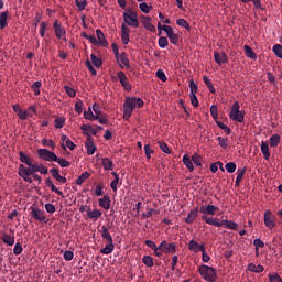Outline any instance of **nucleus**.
<instances>
[{"instance_id": "f03ea898", "label": "nucleus", "mask_w": 282, "mask_h": 282, "mask_svg": "<svg viewBox=\"0 0 282 282\" xmlns=\"http://www.w3.org/2000/svg\"><path fill=\"white\" fill-rule=\"evenodd\" d=\"M26 167L24 164H20L19 166V176L22 178L24 182H28L29 184L33 183V178L29 177L31 175H34L40 171L41 167H45L43 164H36L32 163L31 165H28Z\"/></svg>"}, {"instance_id": "e2e57ef3", "label": "nucleus", "mask_w": 282, "mask_h": 282, "mask_svg": "<svg viewBox=\"0 0 282 282\" xmlns=\"http://www.w3.org/2000/svg\"><path fill=\"white\" fill-rule=\"evenodd\" d=\"M166 36L169 37L170 43H172V45H177V43H178L177 34H166Z\"/></svg>"}, {"instance_id": "2eb2a0df", "label": "nucleus", "mask_w": 282, "mask_h": 282, "mask_svg": "<svg viewBox=\"0 0 282 282\" xmlns=\"http://www.w3.org/2000/svg\"><path fill=\"white\" fill-rule=\"evenodd\" d=\"M140 22L142 23L143 28L148 30L149 32L155 33L156 32V26H154L151 22L152 19L150 17H140Z\"/></svg>"}, {"instance_id": "39448f33", "label": "nucleus", "mask_w": 282, "mask_h": 282, "mask_svg": "<svg viewBox=\"0 0 282 282\" xmlns=\"http://www.w3.org/2000/svg\"><path fill=\"white\" fill-rule=\"evenodd\" d=\"M197 273L202 275L203 280L206 282H216L217 281V272L214 268L208 265H199V269H197Z\"/></svg>"}, {"instance_id": "69168bd1", "label": "nucleus", "mask_w": 282, "mask_h": 282, "mask_svg": "<svg viewBox=\"0 0 282 282\" xmlns=\"http://www.w3.org/2000/svg\"><path fill=\"white\" fill-rule=\"evenodd\" d=\"M189 89H191V95H196V93H198V86L194 80L189 82Z\"/></svg>"}, {"instance_id": "c03bdc74", "label": "nucleus", "mask_w": 282, "mask_h": 282, "mask_svg": "<svg viewBox=\"0 0 282 282\" xmlns=\"http://www.w3.org/2000/svg\"><path fill=\"white\" fill-rule=\"evenodd\" d=\"M139 9L140 11H142V13L148 14L149 12H151V10H153L152 6H149L148 3L143 2L139 4Z\"/></svg>"}, {"instance_id": "4c0bfd02", "label": "nucleus", "mask_w": 282, "mask_h": 282, "mask_svg": "<svg viewBox=\"0 0 282 282\" xmlns=\"http://www.w3.org/2000/svg\"><path fill=\"white\" fill-rule=\"evenodd\" d=\"M45 183H46V186L50 187V189H51L53 193H56L57 195H61V196L63 195L62 192L58 191L57 187H55L54 182H52V180L46 178Z\"/></svg>"}, {"instance_id": "dca6fc26", "label": "nucleus", "mask_w": 282, "mask_h": 282, "mask_svg": "<svg viewBox=\"0 0 282 282\" xmlns=\"http://www.w3.org/2000/svg\"><path fill=\"white\" fill-rule=\"evenodd\" d=\"M116 61H118L119 68L121 69H130V61L128 59L127 53H121V56H115Z\"/></svg>"}, {"instance_id": "de8ad7c7", "label": "nucleus", "mask_w": 282, "mask_h": 282, "mask_svg": "<svg viewBox=\"0 0 282 282\" xmlns=\"http://www.w3.org/2000/svg\"><path fill=\"white\" fill-rule=\"evenodd\" d=\"M272 53H274L278 58L282 59V46L280 44L272 46Z\"/></svg>"}, {"instance_id": "5fc2aeb1", "label": "nucleus", "mask_w": 282, "mask_h": 282, "mask_svg": "<svg viewBox=\"0 0 282 282\" xmlns=\"http://www.w3.org/2000/svg\"><path fill=\"white\" fill-rule=\"evenodd\" d=\"M242 3H253V6L256 7V9H260L262 10V4H261V0H240Z\"/></svg>"}, {"instance_id": "49530a36", "label": "nucleus", "mask_w": 282, "mask_h": 282, "mask_svg": "<svg viewBox=\"0 0 282 282\" xmlns=\"http://www.w3.org/2000/svg\"><path fill=\"white\" fill-rule=\"evenodd\" d=\"M218 129L226 132L227 135L231 134V129L227 124H224L221 121H216Z\"/></svg>"}, {"instance_id": "cd10ccee", "label": "nucleus", "mask_w": 282, "mask_h": 282, "mask_svg": "<svg viewBox=\"0 0 282 282\" xmlns=\"http://www.w3.org/2000/svg\"><path fill=\"white\" fill-rule=\"evenodd\" d=\"M86 215L88 216V218L97 220L100 218V216H102V212H100L99 209L91 210L90 208H88V210H86Z\"/></svg>"}, {"instance_id": "aec40b11", "label": "nucleus", "mask_w": 282, "mask_h": 282, "mask_svg": "<svg viewBox=\"0 0 282 282\" xmlns=\"http://www.w3.org/2000/svg\"><path fill=\"white\" fill-rule=\"evenodd\" d=\"M130 29L123 24L121 25V41L123 42V45H128V43L130 42Z\"/></svg>"}, {"instance_id": "338daca9", "label": "nucleus", "mask_w": 282, "mask_h": 282, "mask_svg": "<svg viewBox=\"0 0 282 282\" xmlns=\"http://www.w3.org/2000/svg\"><path fill=\"white\" fill-rule=\"evenodd\" d=\"M74 259V252L70 250H65L64 252V260L72 261Z\"/></svg>"}, {"instance_id": "f257e3e1", "label": "nucleus", "mask_w": 282, "mask_h": 282, "mask_svg": "<svg viewBox=\"0 0 282 282\" xmlns=\"http://www.w3.org/2000/svg\"><path fill=\"white\" fill-rule=\"evenodd\" d=\"M144 107V100L138 97H126L123 102V119L128 121L132 117L133 110Z\"/></svg>"}, {"instance_id": "2f4dec72", "label": "nucleus", "mask_w": 282, "mask_h": 282, "mask_svg": "<svg viewBox=\"0 0 282 282\" xmlns=\"http://www.w3.org/2000/svg\"><path fill=\"white\" fill-rule=\"evenodd\" d=\"M260 151L262 152V155H264V160L268 161L271 156V153L269 152V145L264 141L260 143Z\"/></svg>"}, {"instance_id": "0eeeda50", "label": "nucleus", "mask_w": 282, "mask_h": 282, "mask_svg": "<svg viewBox=\"0 0 282 282\" xmlns=\"http://www.w3.org/2000/svg\"><path fill=\"white\" fill-rule=\"evenodd\" d=\"M123 21L128 26L139 28V18L132 9H127L123 13Z\"/></svg>"}, {"instance_id": "79ce46f5", "label": "nucleus", "mask_w": 282, "mask_h": 282, "mask_svg": "<svg viewBox=\"0 0 282 282\" xmlns=\"http://www.w3.org/2000/svg\"><path fill=\"white\" fill-rule=\"evenodd\" d=\"M90 61L95 68H100L102 66V61L94 54L90 55Z\"/></svg>"}, {"instance_id": "58836bf2", "label": "nucleus", "mask_w": 282, "mask_h": 282, "mask_svg": "<svg viewBox=\"0 0 282 282\" xmlns=\"http://www.w3.org/2000/svg\"><path fill=\"white\" fill-rule=\"evenodd\" d=\"M52 162L57 163L62 169H66V167H69V166H70L69 161H67V160L64 159V158H59V159H57V160H52Z\"/></svg>"}, {"instance_id": "f3484780", "label": "nucleus", "mask_w": 282, "mask_h": 282, "mask_svg": "<svg viewBox=\"0 0 282 282\" xmlns=\"http://www.w3.org/2000/svg\"><path fill=\"white\" fill-rule=\"evenodd\" d=\"M189 251L194 253L206 252L205 243L199 245L195 239L189 241Z\"/></svg>"}, {"instance_id": "a211bd4d", "label": "nucleus", "mask_w": 282, "mask_h": 282, "mask_svg": "<svg viewBox=\"0 0 282 282\" xmlns=\"http://www.w3.org/2000/svg\"><path fill=\"white\" fill-rule=\"evenodd\" d=\"M53 30L55 31V36L57 40H62V36L66 35V28H62L61 24H58V20L53 22Z\"/></svg>"}, {"instance_id": "a18cd8bd", "label": "nucleus", "mask_w": 282, "mask_h": 282, "mask_svg": "<svg viewBox=\"0 0 282 282\" xmlns=\"http://www.w3.org/2000/svg\"><path fill=\"white\" fill-rule=\"evenodd\" d=\"M61 148L64 151H67V148H68V150L73 151L74 148H76V144H74L73 141H70V140H67V141H65V143H62Z\"/></svg>"}, {"instance_id": "5701e85b", "label": "nucleus", "mask_w": 282, "mask_h": 282, "mask_svg": "<svg viewBox=\"0 0 282 282\" xmlns=\"http://www.w3.org/2000/svg\"><path fill=\"white\" fill-rule=\"evenodd\" d=\"M214 61L218 65H223V64L228 63V57L226 56V53L220 54L218 52H215L214 53Z\"/></svg>"}, {"instance_id": "a19ab883", "label": "nucleus", "mask_w": 282, "mask_h": 282, "mask_svg": "<svg viewBox=\"0 0 282 282\" xmlns=\"http://www.w3.org/2000/svg\"><path fill=\"white\" fill-rule=\"evenodd\" d=\"M8 13L7 12H2L0 14V29L3 30L4 28H7L8 25Z\"/></svg>"}, {"instance_id": "473e14b6", "label": "nucleus", "mask_w": 282, "mask_h": 282, "mask_svg": "<svg viewBox=\"0 0 282 282\" xmlns=\"http://www.w3.org/2000/svg\"><path fill=\"white\" fill-rule=\"evenodd\" d=\"M247 269H248V271H250L252 273H257V274L264 272V267H262L261 264L256 265L253 263H250V264H248Z\"/></svg>"}, {"instance_id": "c85d7f7f", "label": "nucleus", "mask_w": 282, "mask_h": 282, "mask_svg": "<svg viewBox=\"0 0 282 282\" xmlns=\"http://www.w3.org/2000/svg\"><path fill=\"white\" fill-rule=\"evenodd\" d=\"M82 131H85L83 132V134L85 135H94V137H97V130L94 129V127H91L90 124H83L82 126Z\"/></svg>"}, {"instance_id": "c9c22d12", "label": "nucleus", "mask_w": 282, "mask_h": 282, "mask_svg": "<svg viewBox=\"0 0 282 282\" xmlns=\"http://www.w3.org/2000/svg\"><path fill=\"white\" fill-rule=\"evenodd\" d=\"M243 50H245V55L253 61L257 59V55L256 53L252 51V47L248 46V45H245L243 46Z\"/></svg>"}, {"instance_id": "774afa93", "label": "nucleus", "mask_w": 282, "mask_h": 282, "mask_svg": "<svg viewBox=\"0 0 282 282\" xmlns=\"http://www.w3.org/2000/svg\"><path fill=\"white\" fill-rule=\"evenodd\" d=\"M269 282H282V280L278 273H274L272 275H269Z\"/></svg>"}, {"instance_id": "6e6d98bb", "label": "nucleus", "mask_w": 282, "mask_h": 282, "mask_svg": "<svg viewBox=\"0 0 282 282\" xmlns=\"http://www.w3.org/2000/svg\"><path fill=\"white\" fill-rule=\"evenodd\" d=\"M218 147L223 148L224 150L228 149V139H224L223 137L217 138Z\"/></svg>"}, {"instance_id": "ddd939ff", "label": "nucleus", "mask_w": 282, "mask_h": 282, "mask_svg": "<svg viewBox=\"0 0 282 282\" xmlns=\"http://www.w3.org/2000/svg\"><path fill=\"white\" fill-rule=\"evenodd\" d=\"M118 79L119 84H121V87H123L124 91H132V86L128 83V77L124 74V72H118Z\"/></svg>"}, {"instance_id": "393cba45", "label": "nucleus", "mask_w": 282, "mask_h": 282, "mask_svg": "<svg viewBox=\"0 0 282 282\" xmlns=\"http://www.w3.org/2000/svg\"><path fill=\"white\" fill-rule=\"evenodd\" d=\"M198 217V207H195L193 210L187 214V217L185 218V224H193L196 218Z\"/></svg>"}, {"instance_id": "3c124183", "label": "nucleus", "mask_w": 282, "mask_h": 282, "mask_svg": "<svg viewBox=\"0 0 282 282\" xmlns=\"http://www.w3.org/2000/svg\"><path fill=\"white\" fill-rule=\"evenodd\" d=\"M158 45L161 50H165V47L169 46V40L165 36H162L158 40Z\"/></svg>"}, {"instance_id": "20e7f679", "label": "nucleus", "mask_w": 282, "mask_h": 282, "mask_svg": "<svg viewBox=\"0 0 282 282\" xmlns=\"http://www.w3.org/2000/svg\"><path fill=\"white\" fill-rule=\"evenodd\" d=\"M203 221L208 224L209 226H215V227H223L230 229V230H236L238 229V224H236L232 220H220V221H215L213 218L208 216H202Z\"/></svg>"}, {"instance_id": "9d476101", "label": "nucleus", "mask_w": 282, "mask_h": 282, "mask_svg": "<svg viewBox=\"0 0 282 282\" xmlns=\"http://www.w3.org/2000/svg\"><path fill=\"white\" fill-rule=\"evenodd\" d=\"M31 216H32V219L39 223H46L45 210H41L37 207H31Z\"/></svg>"}, {"instance_id": "412c9836", "label": "nucleus", "mask_w": 282, "mask_h": 282, "mask_svg": "<svg viewBox=\"0 0 282 282\" xmlns=\"http://www.w3.org/2000/svg\"><path fill=\"white\" fill-rule=\"evenodd\" d=\"M50 174H52V177L57 180L58 183L66 184L67 178L65 176H61V174L58 173V169H50Z\"/></svg>"}, {"instance_id": "1a4fd4ad", "label": "nucleus", "mask_w": 282, "mask_h": 282, "mask_svg": "<svg viewBox=\"0 0 282 282\" xmlns=\"http://www.w3.org/2000/svg\"><path fill=\"white\" fill-rule=\"evenodd\" d=\"M37 156L41 160L50 163H52V161H57L59 159L54 152H50V150L46 149H37Z\"/></svg>"}, {"instance_id": "37998d69", "label": "nucleus", "mask_w": 282, "mask_h": 282, "mask_svg": "<svg viewBox=\"0 0 282 282\" xmlns=\"http://www.w3.org/2000/svg\"><path fill=\"white\" fill-rule=\"evenodd\" d=\"M142 262H143V265L148 268H153L154 265L153 258L151 256H143Z\"/></svg>"}, {"instance_id": "09e8293b", "label": "nucleus", "mask_w": 282, "mask_h": 282, "mask_svg": "<svg viewBox=\"0 0 282 282\" xmlns=\"http://www.w3.org/2000/svg\"><path fill=\"white\" fill-rule=\"evenodd\" d=\"M203 82L205 83L206 87H208L209 93L215 94V87L212 84L210 79L206 76H203Z\"/></svg>"}, {"instance_id": "a878e982", "label": "nucleus", "mask_w": 282, "mask_h": 282, "mask_svg": "<svg viewBox=\"0 0 282 282\" xmlns=\"http://www.w3.org/2000/svg\"><path fill=\"white\" fill-rule=\"evenodd\" d=\"M247 172V167L238 169L235 187H240L241 181L243 180L245 173Z\"/></svg>"}, {"instance_id": "0e129e2a", "label": "nucleus", "mask_w": 282, "mask_h": 282, "mask_svg": "<svg viewBox=\"0 0 282 282\" xmlns=\"http://www.w3.org/2000/svg\"><path fill=\"white\" fill-rule=\"evenodd\" d=\"M65 123H66V119H64V118L55 119V128H57V129L64 128Z\"/></svg>"}, {"instance_id": "72a5a7b5", "label": "nucleus", "mask_w": 282, "mask_h": 282, "mask_svg": "<svg viewBox=\"0 0 282 282\" xmlns=\"http://www.w3.org/2000/svg\"><path fill=\"white\" fill-rule=\"evenodd\" d=\"M112 176H115V180L110 182V189L116 193L118 192V183L120 182V176L116 172H112Z\"/></svg>"}, {"instance_id": "f704fd0d", "label": "nucleus", "mask_w": 282, "mask_h": 282, "mask_svg": "<svg viewBox=\"0 0 282 282\" xmlns=\"http://www.w3.org/2000/svg\"><path fill=\"white\" fill-rule=\"evenodd\" d=\"M83 117L88 121H95L99 118V115H94V112H91V109L88 108V111H85L83 113Z\"/></svg>"}, {"instance_id": "ea45409f", "label": "nucleus", "mask_w": 282, "mask_h": 282, "mask_svg": "<svg viewBox=\"0 0 282 282\" xmlns=\"http://www.w3.org/2000/svg\"><path fill=\"white\" fill-rule=\"evenodd\" d=\"M271 148H276L278 144L281 142V137L279 134H274L271 138H269Z\"/></svg>"}, {"instance_id": "13d9d810", "label": "nucleus", "mask_w": 282, "mask_h": 282, "mask_svg": "<svg viewBox=\"0 0 282 282\" xmlns=\"http://www.w3.org/2000/svg\"><path fill=\"white\" fill-rule=\"evenodd\" d=\"M41 82H34L32 84V91H34L35 96L40 95Z\"/></svg>"}, {"instance_id": "4be33fe9", "label": "nucleus", "mask_w": 282, "mask_h": 282, "mask_svg": "<svg viewBox=\"0 0 282 282\" xmlns=\"http://www.w3.org/2000/svg\"><path fill=\"white\" fill-rule=\"evenodd\" d=\"M95 33L97 34L98 45H100L101 47H107L109 43H107L106 36L104 35L102 31L100 29H97Z\"/></svg>"}, {"instance_id": "052dcab7", "label": "nucleus", "mask_w": 282, "mask_h": 282, "mask_svg": "<svg viewBox=\"0 0 282 282\" xmlns=\"http://www.w3.org/2000/svg\"><path fill=\"white\" fill-rule=\"evenodd\" d=\"M156 77H158V79H160L163 83H165L167 80L165 72H163V69H158Z\"/></svg>"}, {"instance_id": "f8f14e48", "label": "nucleus", "mask_w": 282, "mask_h": 282, "mask_svg": "<svg viewBox=\"0 0 282 282\" xmlns=\"http://www.w3.org/2000/svg\"><path fill=\"white\" fill-rule=\"evenodd\" d=\"M86 153L88 155H94L97 147L94 144V138L90 134L86 133V142H85Z\"/></svg>"}, {"instance_id": "4468645a", "label": "nucleus", "mask_w": 282, "mask_h": 282, "mask_svg": "<svg viewBox=\"0 0 282 282\" xmlns=\"http://www.w3.org/2000/svg\"><path fill=\"white\" fill-rule=\"evenodd\" d=\"M264 225L269 229H273L276 227V223L274 221V217L271 210L264 212Z\"/></svg>"}, {"instance_id": "4d7b16f0", "label": "nucleus", "mask_w": 282, "mask_h": 282, "mask_svg": "<svg viewBox=\"0 0 282 282\" xmlns=\"http://www.w3.org/2000/svg\"><path fill=\"white\" fill-rule=\"evenodd\" d=\"M225 169H226L227 173H229V174L235 173L236 172V164H235V162L227 163Z\"/></svg>"}, {"instance_id": "bb28decb", "label": "nucleus", "mask_w": 282, "mask_h": 282, "mask_svg": "<svg viewBox=\"0 0 282 282\" xmlns=\"http://www.w3.org/2000/svg\"><path fill=\"white\" fill-rule=\"evenodd\" d=\"M101 166H104L105 171L115 170V164L112 163L111 159H109V158L101 159Z\"/></svg>"}, {"instance_id": "bf43d9fd", "label": "nucleus", "mask_w": 282, "mask_h": 282, "mask_svg": "<svg viewBox=\"0 0 282 282\" xmlns=\"http://www.w3.org/2000/svg\"><path fill=\"white\" fill-rule=\"evenodd\" d=\"M65 94H67L68 97L74 98L76 96V90L74 88H70L69 86H64Z\"/></svg>"}, {"instance_id": "9b49d317", "label": "nucleus", "mask_w": 282, "mask_h": 282, "mask_svg": "<svg viewBox=\"0 0 282 282\" xmlns=\"http://www.w3.org/2000/svg\"><path fill=\"white\" fill-rule=\"evenodd\" d=\"M217 212H219V207H216L215 205H206L197 208V213H202V217L214 216Z\"/></svg>"}, {"instance_id": "c756f323", "label": "nucleus", "mask_w": 282, "mask_h": 282, "mask_svg": "<svg viewBox=\"0 0 282 282\" xmlns=\"http://www.w3.org/2000/svg\"><path fill=\"white\" fill-rule=\"evenodd\" d=\"M182 162L184 163L185 167H187V170H189V172L195 171V165H193L194 162L191 161V156H188V155L185 154V155L182 158Z\"/></svg>"}, {"instance_id": "603ef678", "label": "nucleus", "mask_w": 282, "mask_h": 282, "mask_svg": "<svg viewBox=\"0 0 282 282\" xmlns=\"http://www.w3.org/2000/svg\"><path fill=\"white\" fill-rule=\"evenodd\" d=\"M176 25H178L181 28H184L187 31L191 30L189 23L186 20H184V19L176 20Z\"/></svg>"}, {"instance_id": "e433bc0d", "label": "nucleus", "mask_w": 282, "mask_h": 282, "mask_svg": "<svg viewBox=\"0 0 282 282\" xmlns=\"http://www.w3.org/2000/svg\"><path fill=\"white\" fill-rule=\"evenodd\" d=\"M90 177V173L88 172H83L82 175H79V177H77L76 180V185L77 186H82L83 183L88 180Z\"/></svg>"}, {"instance_id": "423d86ee", "label": "nucleus", "mask_w": 282, "mask_h": 282, "mask_svg": "<svg viewBox=\"0 0 282 282\" xmlns=\"http://www.w3.org/2000/svg\"><path fill=\"white\" fill-rule=\"evenodd\" d=\"M229 119L236 121L238 123H243L245 121V111L240 110V102L235 101L232 106H230Z\"/></svg>"}, {"instance_id": "6e6552de", "label": "nucleus", "mask_w": 282, "mask_h": 282, "mask_svg": "<svg viewBox=\"0 0 282 282\" xmlns=\"http://www.w3.org/2000/svg\"><path fill=\"white\" fill-rule=\"evenodd\" d=\"M158 250L164 254H175L177 252V246L174 242L163 240L160 246H158Z\"/></svg>"}, {"instance_id": "6ab92c4d", "label": "nucleus", "mask_w": 282, "mask_h": 282, "mask_svg": "<svg viewBox=\"0 0 282 282\" xmlns=\"http://www.w3.org/2000/svg\"><path fill=\"white\" fill-rule=\"evenodd\" d=\"M98 206L106 210H109L111 208V198L109 197V195H104V197L98 198Z\"/></svg>"}, {"instance_id": "864d4df0", "label": "nucleus", "mask_w": 282, "mask_h": 282, "mask_svg": "<svg viewBox=\"0 0 282 282\" xmlns=\"http://www.w3.org/2000/svg\"><path fill=\"white\" fill-rule=\"evenodd\" d=\"M209 115L212 116V118H214V120L219 119V113L217 112V106L212 105V107H209Z\"/></svg>"}, {"instance_id": "b1692460", "label": "nucleus", "mask_w": 282, "mask_h": 282, "mask_svg": "<svg viewBox=\"0 0 282 282\" xmlns=\"http://www.w3.org/2000/svg\"><path fill=\"white\" fill-rule=\"evenodd\" d=\"M1 241H2V243L7 245L8 247H12L13 245H15V237L10 236L8 234H2Z\"/></svg>"}, {"instance_id": "680f3d73", "label": "nucleus", "mask_w": 282, "mask_h": 282, "mask_svg": "<svg viewBox=\"0 0 282 282\" xmlns=\"http://www.w3.org/2000/svg\"><path fill=\"white\" fill-rule=\"evenodd\" d=\"M74 111H76L77 115H82L83 112V101L78 100L76 105H74Z\"/></svg>"}, {"instance_id": "7c9ffc66", "label": "nucleus", "mask_w": 282, "mask_h": 282, "mask_svg": "<svg viewBox=\"0 0 282 282\" xmlns=\"http://www.w3.org/2000/svg\"><path fill=\"white\" fill-rule=\"evenodd\" d=\"M19 160H20V162H22L25 165L33 164V159H31V156H29V155H25L23 151L19 152Z\"/></svg>"}, {"instance_id": "7ed1b4c3", "label": "nucleus", "mask_w": 282, "mask_h": 282, "mask_svg": "<svg viewBox=\"0 0 282 282\" xmlns=\"http://www.w3.org/2000/svg\"><path fill=\"white\" fill-rule=\"evenodd\" d=\"M100 235L101 239L107 241L106 247H104V249H100V253L109 256L115 251V243L112 242L111 234H109V228H107L106 226H101Z\"/></svg>"}, {"instance_id": "8fccbe9b", "label": "nucleus", "mask_w": 282, "mask_h": 282, "mask_svg": "<svg viewBox=\"0 0 282 282\" xmlns=\"http://www.w3.org/2000/svg\"><path fill=\"white\" fill-rule=\"evenodd\" d=\"M189 159H191V162L194 163V165L202 166V155L194 154Z\"/></svg>"}]
</instances>
